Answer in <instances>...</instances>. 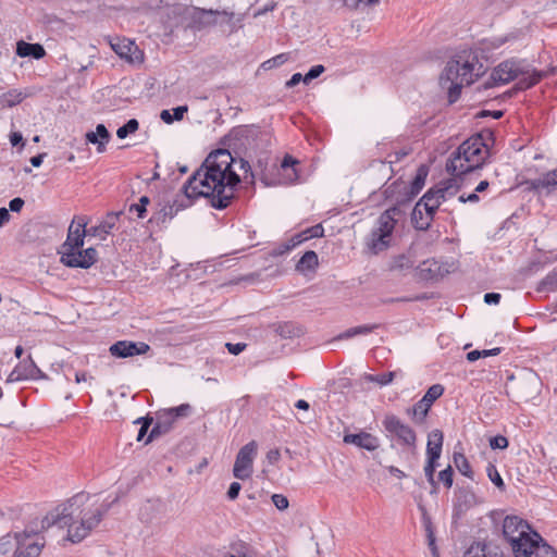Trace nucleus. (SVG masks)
<instances>
[{"label": "nucleus", "instance_id": "obj_5", "mask_svg": "<svg viewBox=\"0 0 557 557\" xmlns=\"http://www.w3.org/2000/svg\"><path fill=\"white\" fill-rule=\"evenodd\" d=\"M488 157V148L483 135L478 134L465 140L446 163V170L454 176L480 169Z\"/></svg>", "mask_w": 557, "mask_h": 557}, {"label": "nucleus", "instance_id": "obj_38", "mask_svg": "<svg viewBox=\"0 0 557 557\" xmlns=\"http://www.w3.org/2000/svg\"><path fill=\"white\" fill-rule=\"evenodd\" d=\"M139 127V123L136 119L128 120L123 126L117 128L116 135L120 139L126 138L129 134L135 133Z\"/></svg>", "mask_w": 557, "mask_h": 557}, {"label": "nucleus", "instance_id": "obj_1", "mask_svg": "<svg viewBox=\"0 0 557 557\" xmlns=\"http://www.w3.org/2000/svg\"><path fill=\"white\" fill-rule=\"evenodd\" d=\"M119 500L104 497L101 492L89 494L81 492L57 507L42 519V528L59 525L67 529L66 539L76 544L85 540L102 521L111 506Z\"/></svg>", "mask_w": 557, "mask_h": 557}, {"label": "nucleus", "instance_id": "obj_49", "mask_svg": "<svg viewBox=\"0 0 557 557\" xmlns=\"http://www.w3.org/2000/svg\"><path fill=\"white\" fill-rule=\"evenodd\" d=\"M436 466H437V461H431L430 459H428V463L424 467L425 475L428 476L429 482L432 484L434 483L433 475H434Z\"/></svg>", "mask_w": 557, "mask_h": 557}, {"label": "nucleus", "instance_id": "obj_56", "mask_svg": "<svg viewBox=\"0 0 557 557\" xmlns=\"http://www.w3.org/2000/svg\"><path fill=\"white\" fill-rule=\"evenodd\" d=\"M188 110L187 106H180L173 109L174 121H181Z\"/></svg>", "mask_w": 557, "mask_h": 557}, {"label": "nucleus", "instance_id": "obj_30", "mask_svg": "<svg viewBox=\"0 0 557 557\" xmlns=\"http://www.w3.org/2000/svg\"><path fill=\"white\" fill-rule=\"evenodd\" d=\"M414 265V260L410 253H401L391 259L388 269L391 271L407 272Z\"/></svg>", "mask_w": 557, "mask_h": 557}, {"label": "nucleus", "instance_id": "obj_6", "mask_svg": "<svg viewBox=\"0 0 557 557\" xmlns=\"http://www.w3.org/2000/svg\"><path fill=\"white\" fill-rule=\"evenodd\" d=\"M546 74L533 69L525 60L509 59L499 63L491 74V81L486 87L507 84L520 77L517 86L519 89H528L536 85Z\"/></svg>", "mask_w": 557, "mask_h": 557}, {"label": "nucleus", "instance_id": "obj_13", "mask_svg": "<svg viewBox=\"0 0 557 557\" xmlns=\"http://www.w3.org/2000/svg\"><path fill=\"white\" fill-rule=\"evenodd\" d=\"M444 393V387L441 384L432 385L425 395L410 409L408 413L412 417L416 423H423L428 412L433 403L440 398Z\"/></svg>", "mask_w": 557, "mask_h": 557}, {"label": "nucleus", "instance_id": "obj_28", "mask_svg": "<svg viewBox=\"0 0 557 557\" xmlns=\"http://www.w3.org/2000/svg\"><path fill=\"white\" fill-rule=\"evenodd\" d=\"M436 193L442 202L455 197L459 190V185L455 178L442 181L435 186Z\"/></svg>", "mask_w": 557, "mask_h": 557}, {"label": "nucleus", "instance_id": "obj_9", "mask_svg": "<svg viewBox=\"0 0 557 557\" xmlns=\"http://www.w3.org/2000/svg\"><path fill=\"white\" fill-rule=\"evenodd\" d=\"M382 424L388 436L397 440L400 445L414 447L417 440L414 431L398 417L395 414H386Z\"/></svg>", "mask_w": 557, "mask_h": 557}, {"label": "nucleus", "instance_id": "obj_14", "mask_svg": "<svg viewBox=\"0 0 557 557\" xmlns=\"http://www.w3.org/2000/svg\"><path fill=\"white\" fill-rule=\"evenodd\" d=\"M98 260V252L95 248L89 247L82 250H73L61 252L60 261L69 268L89 269Z\"/></svg>", "mask_w": 557, "mask_h": 557}, {"label": "nucleus", "instance_id": "obj_45", "mask_svg": "<svg viewBox=\"0 0 557 557\" xmlns=\"http://www.w3.org/2000/svg\"><path fill=\"white\" fill-rule=\"evenodd\" d=\"M324 72L323 65H314L312 66L309 72L304 76V82L309 83L310 81L317 78Z\"/></svg>", "mask_w": 557, "mask_h": 557}, {"label": "nucleus", "instance_id": "obj_60", "mask_svg": "<svg viewBox=\"0 0 557 557\" xmlns=\"http://www.w3.org/2000/svg\"><path fill=\"white\" fill-rule=\"evenodd\" d=\"M287 54L286 53H281L276 57H274L273 59L267 61L264 64H270V63H273V65H282L283 63H285L287 61Z\"/></svg>", "mask_w": 557, "mask_h": 557}, {"label": "nucleus", "instance_id": "obj_40", "mask_svg": "<svg viewBox=\"0 0 557 557\" xmlns=\"http://www.w3.org/2000/svg\"><path fill=\"white\" fill-rule=\"evenodd\" d=\"M486 474L491 482L495 484L497 487H502L504 485L503 479L494 465H487Z\"/></svg>", "mask_w": 557, "mask_h": 557}, {"label": "nucleus", "instance_id": "obj_24", "mask_svg": "<svg viewBox=\"0 0 557 557\" xmlns=\"http://www.w3.org/2000/svg\"><path fill=\"white\" fill-rule=\"evenodd\" d=\"M16 54L21 58L32 57L39 60L46 55V51L40 44H28L20 40L16 44Z\"/></svg>", "mask_w": 557, "mask_h": 557}, {"label": "nucleus", "instance_id": "obj_16", "mask_svg": "<svg viewBox=\"0 0 557 557\" xmlns=\"http://www.w3.org/2000/svg\"><path fill=\"white\" fill-rule=\"evenodd\" d=\"M41 376V371L34 362L32 357L21 361L10 373L8 381L16 382L22 380L38 379Z\"/></svg>", "mask_w": 557, "mask_h": 557}, {"label": "nucleus", "instance_id": "obj_25", "mask_svg": "<svg viewBox=\"0 0 557 557\" xmlns=\"http://www.w3.org/2000/svg\"><path fill=\"white\" fill-rule=\"evenodd\" d=\"M85 137L88 143L97 145L98 152H103L110 139V133L103 124H98L96 132H88Z\"/></svg>", "mask_w": 557, "mask_h": 557}, {"label": "nucleus", "instance_id": "obj_3", "mask_svg": "<svg viewBox=\"0 0 557 557\" xmlns=\"http://www.w3.org/2000/svg\"><path fill=\"white\" fill-rule=\"evenodd\" d=\"M503 534L515 557H557V550L518 516L504 519Z\"/></svg>", "mask_w": 557, "mask_h": 557}, {"label": "nucleus", "instance_id": "obj_58", "mask_svg": "<svg viewBox=\"0 0 557 557\" xmlns=\"http://www.w3.org/2000/svg\"><path fill=\"white\" fill-rule=\"evenodd\" d=\"M304 81V76L300 73H295L289 81L286 82V87L292 88Z\"/></svg>", "mask_w": 557, "mask_h": 557}, {"label": "nucleus", "instance_id": "obj_39", "mask_svg": "<svg viewBox=\"0 0 557 557\" xmlns=\"http://www.w3.org/2000/svg\"><path fill=\"white\" fill-rule=\"evenodd\" d=\"M395 376H396V372L391 371V372L377 374V375L369 374V375H367V380L370 382H375V383L384 386V385L389 384L394 380Z\"/></svg>", "mask_w": 557, "mask_h": 557}, {"label": "nucleus", "instance_id": "obj_61", "mask_svg": "<svg viewBox=\"0 0 557 557\" xmlns=\"http://www.w3.org/2000/svg\"><path fill=\"white\" fill-rule=\"evenodd\" d=\"M302 237H304V234H301V233H299V234L295 235V236L292 238V240H290V242H292V244H290V245H288V246H286V248H285V249H286V250H289V249H292V248L296 247L297 245L301 244L302 242H305V238H302Z\"/></svg>", "mask_w": 557, "mask_h": 557}, {"label": "nucleus", "instance_id": "obj_21", "mask_svg": "<svg viewBox=\"0 0 557 557\" xmlns=\"http://www.w3.org/2000/svg\"><path fill=\"white\" fill-rule=\"evenodd\" d=\"M112 49L121 57L129 62H134L141 58V52L134 41L123 39L112 44Z\"/></svg>", "mask_w": 557, "mask_h": 557}, {"label": "nucleus", "instance_id": "obj_41", "mask_svg": "<svg viewBox=\"0 0 557 557\" xmlns=\"http://www.w3.org/2000/svg\"><path fill=\"white\" fill-rule=\"evenodd\" d=\"M149 198L147 196H143L139 199L138 203L131 205L128 211L135 212L138 218H143L144 213L146 212V206L149 203Z\"/></svg>", "mask_w": 557, "mask_h": 557}, {"label": "nucleus", "instance_id": "obj_48", "mask_svg": "<svg viewBox=\"0 0 557 557\" xmlns=\"http://www.w3.org/2000/svg\"><path fill=\"white\" fill-rule=\"evenodd\" d=\"M165 433H168V432L165 430H163V425L160 424V422L157 420L156 424L153 425V428L150 431L148 438L146 440V444L150 443L153 438H156L162 434H165Z\"/></svg>", "mask_w": 557, "mask_h": 557}, {"label": "nucleus", "instance_id": "obj_18", "mask_svg": "<svg viewBox=\"0 0 557 557\" xmlns=\"http://www.w3.org/2000/svg\"><path fill=\"white\" fill-rule=\"evenodd\" d=\"M344 442L346 444H352L370 451L375 450L380 446L379 438L368 432L345 434Z\"/></svg>", "mask_w": 557, "mask_h": 557}, {"label": "nucleus", "instance_id": "obj_63", "mask_svg": "<svg viewBox=\"0 0 557 557\" xmlns=\"http://www.w3.org/2000/svg\"><path fill=\"white\" fill-rule=\"evenodd\" d=\"M160 117L166 124H171L174 121V117L169 110L161 111Z\"/></svg>", "mask_w": 557, "mask_h": 557}, {"label": "nucleus", "instance_id": "obj_2", "mask_svg": "<svg viewBox=\"0 0 557 557\" xmlns=\"http://www.w3.org/2000/svg\"><path fill=\"white\" fill-rule=\"evenodd\" d=\"M236 163L226 149L211 152L200 169L184 185L186 197L211 198L213 208L225 209L231 203L235 187L240 182L239 175L233 169Z\"/></svg>", "mask_w": 557, "mask_h": 557}, {"label": "nucleus", "instance_id": "obj_47", "mask_svg": "<svg viewBox=\"0 0 557 557\" xmlns=\"http://www.w3.org/2000/svg\"><path fill=\"white\" fill-rule=\"evenodd\" d=\"M273 504L280 510H284L288 507V499L282 494H273L271 496Z\"/></svg>", "mask_w": 557, "mask_h": 557}, {"label": "nucleus", "instance_id": "obj_7", "mask_svg": "<svg viewBox=\"0 0 557 557\" xmlns=\"http://www.w3.org/2000/svg\"><path fill=\"white\" fill-rule=\"evenodd\" d=\"M404 218L405 211L400 206L388 208L379 216L376 227L367 240V248L371 253L377 255L391 246L394 228Z\"/></svg>", "mask_w": 557, "mask_h": 557}, {"label": "nucleus", "instance_id": "obj_26", "mask_svg": "<svg viewBox=\"0 0 557 557\" xmlns=\"http://www.w3.org/2000/svg\"><path fill=\"white\" fill-rule=\"evenodd\" d=\"M411 221L417 230L425 231L430 227L433 215L426 213L423 207L417 202L411 213Z\"/></svg>", "mask_w": 557, "mask_h": 557}, {"label": "nucleus", "instance_id": "obj_44", "mask_svg": "<svg viewBox=\"0 0 557 557\" xmlns=\"http://www.w3.org/2000/svg\"><path fill=\"white\" fill-rule=\"evenodd\" d=\"M557 284V267L541 282L539 290H544L547 285Z\"/></svg>", "mask_w": 557, "mask_h": 557}, {"label": "nucleus", "instance_id": "obj_22", "mask_svg": "<svg viewBox=\"0 0 557 557\" xmlns=\"http://www.w3.org/2000/svg\"><path fill=\"white\" fill-rule=\"evenodd\" d=\"M528 184L533 190H546L550 193L557 186V169L545 173L539 178L529 181Z\"/></svg>", "mask_w": 557, "mask_h": 557}, {"label": "nucleus", "instance_id": "obj_8", "mask_svg": "<svg viewBox=\"0 0 557 557\" xmlns=\"http://www.w3.org/2000/svg\"><path fill=\"white\" fill-rule=\"evenodd\" d=\"M418 508L421 511V522L425 532L428 546L432 557H440L436 546L435 530L430 512L437 508L438 495L437 490H424L414 496Z\"/></svg>", "mask_w": 557, "mask_h": 557}, {"label": "nucleus", "instance_id": "obj_42", "mask_svg": "<svg viewBox=\"0 0 557 557\" xmlns=\"http://www.w3.org/2000/svg\"><path fill=\"white\" fill-rule=\"evenodd\" d=\"M492 449H505L508 447V440L503 435H496L490 438Z\"/></svg>", "mask_w": 557, "mask_h": 557}, {"label": "nucleus", "instance_id": "obj_34", "mask_svg": "<svg viewBox=\"0 0 557 557\" xmlns=\"http://www.w3.org/2000/svg\"><path fill=\"white\" fill-rule=\"evenodd\" d=\"M454 463L456 466V468L458 469V471L465 475V476H468V478H472V470H471V467H470V463L468 461V459L466 458V456L461 453H455L454 455Z\"/></svg>", "mask_w": 557, "mask_h": 557}, {"label": "nucleus", "instance_id": "obj_64", "mask_svg": "<svg viewBox=\"0 0 557 557\" xmlns=\"http://www.w3.org/2000/svg\"><path fill=\"white\" fill-rule=\"evenodd\" d=\"M10 141H11L12 146H17L18 144H21L23 141L22 134L17 133V132L12 133L10 136Z\"/></svg>", "mask_w": 557, "mask_h": 557}, {"label": "nucleus", "instance_id": "obj_12", "mask_svg": "<svg viewBox=\"0 0 557 557\" xmlns=\"http://www.w3.org/2000/svg\"><path fill=\"white\" fill-rule=\"evenodd\" d=\"M86 216L75 218L69 226L66 240L61 246L59 253L81 249L84 246L85 236L88 235Z\"/></svg>", "mask_w": 557, "mask_h": 557}, {"label": "nucleus", "instance_id": "obj_10", "mask_svg": "<svg viewBox=\"0 0 557 557\" xmlns=\"http://www.w3.org/2000/svg\"><path fill=\"white\" fill-rule=\"evenodd\" d=\"M257 449L258 446L255 441L247 443L239 449L233 468V474L235 478L244 480L251 475Z\"/></svg>", "mask_w": 557, "mask_h": 557}, {"label": "nucleus", "instance_id": "obj_19", "mask_svg": "<svg viewBox=\"0 0 557 557\" xmlns=\"http://www.w3.org/2000/svg\"><path fill=\"white\" fill-rule=\"evenodd\" d=\"M121 214V211L108 213L104 220L101 221L99 225L91 226L90 228H88V235L104 239L106 236L109 235L111 231L115 227Z\"/></svg>", "mask_w": 557, "mask_h": 557}, {"label": "nucleus", "instance_id": "obj_27", "mask_svg": "<svg viewBox=\"0 0 557 557\" xmlns=\"http://www.w3.org/2000/svg\"><path fill=\"white\" fill-rule=\"evenodd\" d=\"M424 209V211L434 216L436 210L442 203L435 187L429 189L423 197L418 201Z\"/></svg>", "mask_w": 557, "mask_h": 557}, {"label": "nucleus", "instance_id": "obj_53", "mask_svg": "<svg viewBox=\"0 0 557 557\" xmlns=\"http://www.w3.org/2000/svg\"><path fill=\"white\" fill-rule=\"evenodd\" d=\"M24 200L20 197L13 198L9 202V208L12 212H20L24 206Z\"/></svg>", "mask_w": 557, "mask_h": 557}, {"label": "nucleus", "instance_id": "obj_23", "mask_svg": "<svg viewBox=\"0 0 557 557\" xmlns=\"http://www.w3.org/2000/svg\"><path fill=\"white\" fill-rule=\"evenodd\" d=\"M443 446V433L440 430H433L428 436L426 455L431 461H437L441 457Z\"/></svg>", "mask_w": 557, "mask_h": 557}, {"label": "nucleus", "instance_id": "obj_29", "mask_svg": "<svg viewBox=\"0 0 557 557\" xmlns=\"http://www.w3.org/2000/svg\"><path fill=\"white\" fill-rule=\"evenodd\" d=\"M475 503V495L472 490H457L455 493V507L462 512Z\"/></svg>", "mask_w": 557, "mask_h": 557}, {"label": "nucleus", "instance_id": "obj_50", "mask_svg": "<svg viewBox=\"0 0 557 557\" xmlns=\"http://www.w3.org/2000/svg\"><path fill=\"white\" fill-rule=\"evenodd\" d=\"M225 347L227 348L230 354L238 355L246 348V344L245 343H236V344L226 343Z\"/></svg>", "mask_w": 557, "mask_h": 557}, {"label": "nucleus", "instance_id": "obj_31", "mask_svg": "<svg viewBox=\"0 0 557 557\" xmlns=\"http://www.w3.org/2000/svg\"><path fill=\"white\" fill-rule=\"evenodd\" d=\"M319 264L318 255L313 250L306 251L296 264V270L306 273L314 271Z\"/></svg>", "mask_w": 557, "mask_h": 557}, {"label": "nucleus", "instance_id": "obj_62", "mask_svg": "<svg viewBox=\"0 0 557 557\" xmlns=\"http://www.w3.org/2000/svg\"><path fill=\"white\" fill-rule=\"evenodd\" d=\"M280 456L278 449H271L267 454V459L270 463H275L280 459Z\"/></svg>", "mask_w": 557, "mask_h": 557}, {"label": "nucleus", "instance_id": "obj_15", "mask_svg": "<svg viewBox=\"0 0 557 557\" xmlns=\"http://www.w3.org/2000/svg\"><path fill=\"white\" fill-rule=\"evenodd\" d=\"M150 350V346L144 342L119 341L111 345L109 351L117 358H127L137 355H144Z\"/></svg>", "mask_w": 557, "mask_h": 557}, {"label": "nucleus", "instance_id": "obj_55", "mask_svg": "<svg viewBox=\"0 0 557 557\" xmlns=\"http://www.w3.org/2000/svg\"><path fill=\"white\" fill-rule=\"evenodd\" d=\"M502 296L498 293H487L484 295V301L487 305H497L500 300Z\"/></svg>", "mask_w": 557, "mask_h": 557}, {"label": "nucleus", "instance_id": "obj_37", "mask_svg": "<svg viewBox=\"0 0 557 557\" xmlns=\"http://www.w3.org/2000/svg\"><path fill=\"white\" fill-rule=\"evenodd\" d=\"M428 176V170L424 166L419 168L414 180L411 183V194L417 195L424 186Z\"/></svg>", "mask_w": 557, "mask_h": 557}, {"label": "nucleus", "instance_id": "obj_52", "mask_svg": "<svg viewBox=\"0 0 557 557\" xmlns=\"http://www.w3.org/2000/svg\"><path fill=\"white\" fill-rule=\"evenodd\" d=\"M307 233H309V237L318 238L323 236L324 228L322 227L321 224H317L314 226L307 228Z\"/></svg>", "mask_w": 557, "mask_h": 557}, {"label": "nucleus", "instance_id": "obj_33", "mask_svg": "<svg viewBox=\"0 0 557 557\" xmlns=\"http://www.w3.org/2000/svg\"><path fill=\"white\" fill-rule=\"evenodd\" d=\"M377 325H359L351 329L346 330L342 334L338 335V339H348L357 335H366L373 332Z\"/></svg>", "mask_w": 557, "mask_h": 557}, {"label": "nucleus", "instance_id": "obj_17", "mask_svg": "<svg viewBox=\"0 0 557 557\" xmlns=\"http://www.w3.org/2000/svg\"><path fill=\"white\" fill-rule=\"evenodd\" d=\"M244 14H235L226 10L219 11L218 24L222 27L224 33L228 35L236 33L243 27Z\"/></svg>", "mask_w": 557, "mask_h": 557}, {"label": "nucleus", "instance_id": "obj_46", "mask_svg": "<svg viewBox=\"0 0 557 557\" xmlns=\"http://www.w3.org/2000/svg\"><path fill=\"white\" fill-rule=\"evenodd\" d=\"M440 480L442 483H444L447 487H450L453 484V469L450 466H448L446 469L442 470L438 474Z\"/></svg>", "mask_w": 557, "mask_h": 557}, {"label": "nucleus", "instance_id": "obj_57", "mask_svg": "<svg viewBox=\"0 0 557 557\" xmlns=\"http://www.w3.org/2000/svg\"><path fill=\"white\" fill-rule=\"evenodd\" d=\"M479 196H478V193H471L470 195H468L467 197L465 195H460L458 197V200L459 202L461 203H465V202H478L479 201Z\"/></svg>", "mask_w": 557, "mask_h": 557}, {"label": "nucleus", "instance_id": "obj_36", "mask_svg": "<svg viewBox=\"0 0 557 557\" xmlns=\"http://www.w3.org/2000/svg\"><path fill=\"white\" fill-rule=\"evenodd\" d=\"M160 506V500H148L145 506L140 508L139 511V519L145 523H150L152 521V513L151 511L157 509Z\"/></svg>", "mask_w": 557, "mask_h": 557}, {"label": "nucleus", "instance_id": "obj_51", "mask_svg": "<svg viewBox=\"0 0 557 557\" xmlns=\"http://www.w3.org/2000/svg\"><path fill=\"white\" fill-rule=\"evenodd\" d=\"M157 420L160 422V424H162V425H163V430H165L166 432H169V431L172 429L173 423H174V421H175V420H172L171 418H165V417H164V411H163V412H161V413L158 416V419H157Z\"/></svg>", "mask_w": 557, "mask_h": 557}, {"label": "nucleus", "instance_id": "obj_32", "mask_svg": "<svg viewBox=\"0 0 557 557\" xmlns=\"http://www.w3.org/2000/svg\"><path fill=\"white\" fill-rule=\"evenodd\" d=\"M297 163H298V161L288 154L284 157V159L281 163V170L286 172L285 178L289 183L296 181V178H297V171L295 169V165Z\"/></svg>", "mask_w": 557, "mask_h": 557}, {"label": "nucleus", "instance_id": "obj_11", "mask_svg": "<svg viewBox=\"0 0 557 557\" xmlns=\"http://www.w3.org/2000/svg\"><path fill=\"white\" fill-rule=\"evenodd\" d=\"M218 13L219 10L189 7L185 10L187 27L194 30H202L207 27L214 26L218 24Z\"/></svg>", "mask_w": 557, "mask_h": 557}, {"label": "nucleus", "instance_id": "obj_43", "mask_svg": "<svg viewBox=\"0 0 557 557\" xmlns=\"http://www.w3.org/2000/svg\"><path fill=\"white\" fill-rule=\"evenodd\" d=\"M136 423H141V426L138 431L137 441L140 442L144 436L146 435L149 426L152 423V418L146 417V418H139Z\"/></svg>", "mask_w": 557, "mask_h": 557}, {"label": "nucleus", "instance_id": "obj_59", "mask_svg": "<svg viewBox=\"0 0 557 557\" xmlns=\"http://www.w3.org/2000/svg\"><path fill=\"white\" fill-rule=\"evenodd\" d=\"M10 212L7 208H0V227H3L10 221Z\"/></svg>", "mask_w": 557, "mask_h": 557}, {"label": "nucleus", "instance_id": "obj_20", "mask_svg": "<svg viewBox=\"0 0 557 557\" xmlns=\"http://www.w3.org/2000/svg\"><path fill=\"white\" fill-rule=\"evenodd\" d=\"M465 557H511L505 555L502 548L493 543H484L482 545L471 546L465 554Z\"/></svg>", "mask_w": 557, "mask_h": 557}, {"label": "nucleus", "instance_id": "obj_35", "mask_svg": "<svg viewBox=\"0 0 557 557\" xmlns=\"http://www.w3.org/2000/svg\"><path fill=\"white\" fill-rule=\"evenodd\" d=\"M191 411V407L188 404H182L174 408L164 410V417L175 420L176 418L187 417Z\"/></svg>", "mask_w": 557, "mask_h": 557}, {"label": "nucleus", "instance_id": "obj_54", "mask_svg": "<svg viewBox=\"0 0 557 557\" xmlns=\"http://www.w3.org/2000/svg\"><path fill=\"white\" fill-rule=\"evenodd\" d=\"M278 333L283 337H292L295 333L293 332V325L285 323L283 325H280L277 329Z\"/></svg>", "mask_w": 557, "mask_h": 557}, {"label": "nucleus", "instance_id": "obj_4", "mask_svg": "<svg viewBox=\"0 0 557 557\" xmlns=\"http://www.w3.org/2000/svg\"><path fill=\"white\" fill-rule=\"evenodd\" d=\"M484 73V66L472 50H462L449 60L440 76V85L447 90L449 103L458 100L461 88L474 83Z\"/></svg>", "mask_w": 557, "mask_h": 557}]
</instances>
